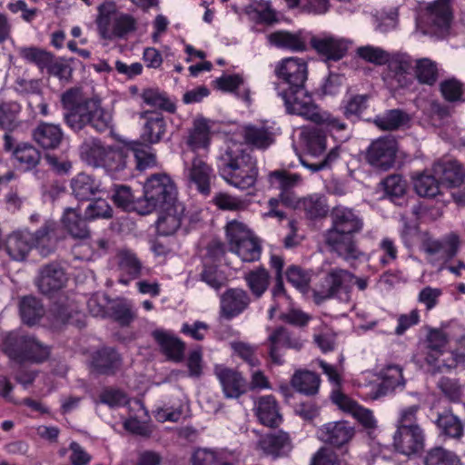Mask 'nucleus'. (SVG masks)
Returning a JSON list of instances; mask_svg holds the SVG:
<instances>
[{
	"instance_id": "45",
	"label": "nucleus",
	"mask_w": 465,
	"mask_h": 465,
	"mask_svg": "<svg viewBox=\"0 0 465 465\" xmlns=\"http://www.w3.org/2000/svg\"><path fill=\"white\" fill-rule=\"evenodd\" d=\"M79 150L81 158L86 163L94 167H100L108 146H104L99 138H89L82 143Z\"/></svg>"
},
{
	"instance_id": "34",
	"label": "nucleus",
	"mask_w": 465,
	"mask_h": 465,
	"mask_svg": "<svg viewBox=\"0 0 465 465\" xmlns=\"http://www.w3.org/2000/svg\"><path fill=\"white\" fill-rule=\"evenodd\" d=\"M256 416L264 426L277 428L282 422V416L279 411V405L274 396L265 395L257 401Z\"/></svg>"
},
{
	"instance_id": "16",
	"label": "nucleus",
	"mask_w": 465,
	"mask_h": 465,
	"mask_svg": "<svg viewBox=\"0 0 465 465\" xmlns=\"http://www.w3.org/2000/svg\"><path fill=\"white\" fill-rule=\"evenodd\" d=\"M66 282L64 267L59 262H52L41 267L36 284L41 293L52 296L62 290Z\"/></svg>"
},
{
	"instance_id": "38",
	"label": "nucleus",
	"mask_w": 465,
	"mask_h": 465,
	"mask_svg": "<svg viewBox=\"0 0 465 465\" xmlns=\"http://www.w3.org/2000/svg\"><path fill=\"white\" fill-rule=\"evenodd\" d=\"M384 196L396 205L402 206L406 203L408 183L401 174L388 175L381 182Z\"/></svg>"
},
{
	"instance_id": "23",
	"label": "nucleus",
	"mask_w": 465,
	"mask_h": 465,
	"mask_svg": "<svg viewBox=\"0 0 465 465\" xmlns=\"http://www.w3.org/2000/svg\"><path fill=\"white\" fill-rule=\"evenodd\" d=\"M428 331L425 343L429 352L426 355V362L433 366V373L441 371V366L438 364L439 357L444 353L449 343V336L441 328L426 326Z\"/></svg>"
},
{
	"instance_id": "25",
	"label": "nucleus",
	"mask_w": 465,
	"mask_h": 465,
	"mask_svg": "<svg viewBox=\"0 0 465 465\" xmlns=\"http://www.w3.org/2000/svg\"><path fill=\"white\" fill-rule=\"evenodd\" d=\"M2 247L12 260L25 261L34 248L31 232L28 231H15L6 236L0 248Z\"/></svg>"
},
{
	"instance_id": "19",
	"label": "nucleus",
	"mask_w": 465,
	"mask_h": 465,
	"mask_svg": "<svg viewBox=\"0 0 465 465\" xmlns=\"http://www.w3.org/2000/svg\"><path fill=\"white\" fill-rule=\"evenodd\" d=\"M318 438L336 449H342L353 438L354 428L346 420L328 422L318 430Z\"/></svg>"
},
{
	"instance_id": "24",
	"label": "nucleus",
	"mask_w": 465,
	"mask_h": 465,
	"mask_svg": "<svg viewBox=\"0 0 465 465\" xmlns=\"http://www.w3.org/2000/svg\"><path fill=\"white\" fill-rule=\"evenodd\" d=\"M152 336L168 361L182 362L184 360L186 344L180 338L162 329H156Z\"/></svg>"
},
{
	"instance_id": "11",
	"label": "nucleus",
	"mask_w": 465,
	"mask_h": 465,
	"mask_svg": "<svg viewBox=\"0 0 465 465\" xmlns=\"http://www.w3.org/2000/svg\"><path fill=\"white\" fill-rule=\"evenodd\" d=\"M32 243L38 252L46 257L54 252L58 242L65 236L63 228L54 220H46L34 233H31Z\"/></svg>"
},
{
	"instance_id": "15",
	"label": "nucleus",
	"mask_w": 465,
	"mask_h": 465,
	"mask_svg": "<svg viewBox=\"0 0 465 465\" xmlns=\"http://www.w3.org/2000/svg\"><path fill=\"white\" fill-rule=\"evenodd\" d=\"M251 303L249 293L240 288H229L220 297L219 319L231 321L244 311Z\"/></svg>"
},
{
	"instance_id": "53",
	"label": "nucleus",
	"mask_w": 465,
	"mask_h": 465,
	"mask_svg": "<svg viewBox=\"0 0 465 465\" xmlns=\"http://www.w3.org/2000/svg\"><path fill=\"white\" fill-rule=\"evenodd\" d=\"M143 101L149 106L157 107L170 114H174L176 105L172 102L167 94L159 88H145L141 94Z\"/></svg>"
},
{
	"instance_id": "55",
	"label": "nucleus",
	"mask_w": 465,
	"mask_h": 465,
	"mask_svg": "<svg viewBox=\"0 0 465 465\" xmlns=\"http://www.w3.org/2000/svg\"><path fill=\"white\" fill-rule=\"evenodd\" d=\"M130 153L134 155L136 169L143 171L156 164V155L151 152V146L134 141L130 143Z\"/></svg>"
},
{
	"instance_id": "5",
	"label": "nucleus",
	"mask_w": 465,
	"mask_h": 465,
	"mask_svg": "<svg viewBox=\"0 0 465 465\" xmlns=\"http://www.w3.org/2000/svg\"><path fill=\"white\" fill-rule=\"evenodd\" d=\"M420 405L401 410L393 434V449L409 459L420 458L424 453L426 435L418 423Z\"/></svg>"
},
{
	"instance_id": "30",
	"label": "nucleus",
	"mask_w": 465,
	"mask_h": 465,
	"mask_svg": "<svg viewBox=\"0 0 465 465\" xmlns=\"http://www.w3.org/2000/svg\"><path fill=\"white\" fill-rule=\"evenodd\" d=\"M129 155L130 144L126 147L108 146L100 167L104 168L111 176L120 178L127 174L125 171L128 167Z\"/></svg>"
},
{
	"instance_id": "33",
	"label": "nucleus",
	"mask_w": 465,
	"mask_h": 465,
	"mask_svg": "<svg viewBox=\"0 0 465 465\" xmlns=\"http://www.w3.org/2000/svg\"><path fill=\"white\" fill-rule=\"evenodd\" d=\"M112 192V200L117 208L124 212H135L138 214L144 215L142 196L136 197L130 186L114 184Z\"/></svg>"
},
{
	"instance_id": "58",
	"label": "nucleus",
	"mask_w": 465,
	"mask_h": 465,
	"mask_svg": "<svg viewBox=\"0 0 465 465\" xmlns=\"http://www.w3.org/2000/svg\"><path fill=\"white\" fill-rule=\"evenodd\" d=\"M369 96L367 94H355L344 101L341 109L346 119L356 122L361 118V114L367 108Z\"/></svg>"
},
{
	"instance_id": "35",
	"label": "nucleus",
	"mask_w": 465,
	"mask_h": 465,
	"mask_svg": "<svg viewBox=\"0 0 465 465\" xmlns=\"http://www.w3.org/2000/svg\"><path fill=\"white\" fill-rule=\"evenodd\" d=\"M27 333L13 331L5 334L2 340L1 350L12 361L23 364L26 351Z\"/></svg>"
},
{
	"instance_id": "36",
	"label": "nucleus",
	"mask_w": 465,
	"mask_h": 465,
	"mask_svg": "<svg viewBox=\"0 0 465 465\" xmlns=\"http://www.w3.org/2000/svg\"><path fill=\"white\" fill-rule=\"evenodd\" d=\"M440 430V435L447 438L460 440L464 434V426L460 419L453 414L451 410H443L437 412V417L433 420Z\"/></svg>"
},
{
	"instance_id": "48",
	"label": "nucleus",
	"mask_w": 465,
	"mask_h": 465,
	"mask_svg": "<svg viewBox=\"0 0 465 465\" xmlns=\"http://www.w3.org/2000/svg\"><path fill=\"white\" fill-rule=\"evenodd\" d=\"M423 465H462L460 457L452 450L434 446L422 454Z\"/></svg>"
},
{
	"instance_id": "18",
	"label": "nucleus",
	"mask_w": 465,
	"mask_h": 465,
	"mask_svg": "<svg viewBox=\"0 0 465 465\" xmlns=\"http://www.w3.org/2000/svg\"><path fill=\"white\" fill-rule=\"evenodd\" d=\"M381 381L372 384L369 391L371 400H378L395 391L397 388L405 387V380L402 375V370L399 365H388L381 371Z\"/></svg>"
},
{
	"instance_id": "26",
	"label": "nucleus",
	"mask_w": 465,
	"mask_h": 465,
	"mask_svg": "<svg viewBox=\"0 0 465 465\" xmlns=\"http://www.w3.org/2000/svg\"><path fill=\"white\" fill-rule=\"evenodd\" d=\"M269 357L275 365H282L284 361L281 353L282 348H292L300 350L302 342L299 340L292 339L290 331L283 326H279L272 330L268 337Z\"/></svg>"
},
{
	"instance_id": "42",
	"label": "nucleus",
	"mask_w": 465,
	"mask_h": 465,
	"mask_svg": "<svg viewBox=\"0 0 465 465\" xmlns=\"http://www.w3.org/2000/svg\"><path fill=\"white\" fill-rule=\"evenodd\" d=\"M17 166L25 172L34 170L41 161V152L29 143H17L13 152Z\"/></svg>"
},
{
	"instance_id": "7",
	"label": "nucleus",
	"mask_w": 465,
	"mask_h": 465,
	"mask_svg": "<svg viewBox=\"0 0 465 465\" xmlns=\"http://www.w3.org/2000/svg\"><path fill=\"white\" fill-rule=\"evenodd\" d=\"M452 13L449 0H436L419 15L417 24L424 33L446 35L450 28Z\"/></svg>"
},
{
	"instance_id": "10",
	"label": "nucleus",
	"mask_w": 465,
	"mask_h": 465,
	"mask_svg": "<svg viewBox=\"0 0 465 465\" xmlns=\"http://www.w3.org/2000/svg\"><path fill=\"white\" fill-rule=\"evenodd\" d=\"M123 357L111 346H102L89 355V369L96 376H114L121 369Z\"/></svg>"
},
{
	"instance_id": "2",
	"label": "nucleus",
	"mask_w": 465,
	"mask_h": 465,
	"mask_svg": "<svg viewBox=\"0 0 465 465\" xmlns=\"http://www.w3.org/2000/svg\"><path fill=\"white\" fill-rule=\"evenodd\" d=\"M64 110V122L74 133L89 126L97 133L112 128V115L102 106L98 95L84 97L81 87H71L60 99Z\"/></svg>"
},
{
	"instance_id": "13",
	"label": "nucleus",
	"mask_w": 465,
	"mask_h": 465,
	"mask_svg": "<svg viewBox=\"0 0 465 465\" xmlns=\"http://www.w3.org/2000/svg\"><path fill=\"white\" fill-rule=\"evenodd\" d=\"M325 62H337L341 60L348 53V42L332 35L322 33L314 35L311 45Z\"/></svg>"
},
{
	"instance_id": "27",
	"label": "nucleus",
	"mask_w": 465,
	"mask_h": 465,
	"mask_svg": "<svg viewBox=\"0 0 465 465\" xmlns=\"http://www.w3.org/2000/svg\"><path fill=\"white\" fill-rule=\"evenodd\" d=\"M214 177L213 170L209 164L198 156L193 157L187 169V178L201 194L208 196L211 193V180Z\"/></svg>"
},
{
	"instance_id": "64",
	"label": "nucleus",
	"mask_w": 465,
	"mask_h": 465,
	"mask_svg": "<svg viewBox=\"0 0 465 465\" xmlns=\"http://www.w3.org/2000/svg\"><path fill=\"white\" fill-rule=\"evenodd\" d=\"M84 215L90 222L97 219H111L114 216V211L106 200L97 198L87 205Z\"/></svg>"
},
{
	"instance_id": "29",
	"label": "nucleus",
	"mask_w": 465,
	"mask_h": 465,
	"mask_svg": "<svg viewBox=\"0 0 465 465\" xmlns=\"http://www.w3.org/2000/svg\"><path fill=\"white\" fill-rule=\"evenodd\" d=\"M89 220L85 219V215H82L78 208L67 207L64 210L61 217L63 230L74 239L85 240L90 238L91 232L87 225Z\"/></svg>"
},
{
	"instance_id": "40",
	"label": "nucleus",
	"mask_w": 465,
	"mask_h": 465,
	"mask_svg": "<svg viewBox=\"0 0 465 465\" xmlns=\"http://www.w3.org/2000/svg\"><path fill=\"white\" fill-rule=\"evenodd\" d=\"M211 121L203 116L193 121L189 132L187 144L193 150L207 148L211 143Z\"/></svg>"
},
{
	"instance_id": "54",
	"label": "nucleus",
	"mask_w": 465,
	"mask_h": 465,
	"mask_svg": "<svg viewBox=\"0 0 465 465\" xmlns=\"http://www.w3.org/2000/svg\"><path fill=\"white\" fill-rule=\"evenodd\" d=\"M244 280L252 295L256 299H259L269 287L270 274L265 268L259 267L247 272L244 276Z\"/></svg>"
},
{
	"instance_id": "4",
	"label": "nucleus",
	"mask_w": 465,
	"mask_h": 465,
	"mask_svg": "<svg viewBox=\"0 0 465 465\" xmlns=\"http://www.w3.org/2000/svg\"><path fill=\"white\" fill-rule=\"evenodd\" d=\"M219 174L242 190L255 184L258 176L256 160L242 143H231L217 158Z\"/></svg>"
},
{
	"instance_id": "12",
	"label": "nucleus",
	"mask_w": 465,
	"mask_h": 465,
	"mask_svg": "<svg viewBox=\"0 0 465 465\" xmlns=\"http://www.w3.org/2000/svg\"><path fill=\"white\" fill-rule=\"evenodd\" d=\"M313 34L305 29L294 32L279 30L268 35L269 43L280 49L302 53L311 48Z\"/></svg>"
},
{
	"instance_id": "31",
	"label": "nucleus",
	"mask_w": 465,
	"mask_h": 465,
	"mask_svg": "<svg viewBox=\"0 0 465 465\" xmlns=\"http://www.w3.org/2000/svg\"><path fill=\"white\" fill-rule=\"evenodd\" d=\"M185 207L180 203L171 208L159 210L160 215L156 222L158 234L168 236L173 234L182 225Z\"/></svg>"
},
{
	"instance_id": "51",
	"label": "nucleus",
	"mask_w": 465,
	"mask_h": 465,
	"mask_svg": "<svg viewBox=\"0 0 465 465\" xmlns=\"http://www.w3.org/2000/svg\"><path fill=\"white\" fill-rule=\"evenodd\" d=\"M313 274L312 270H307L296 264L290 265L285 272L288 282L303 295H307L312 291L310 283Z\"/></svg>"
},
{
	"instance_id": "1",
	"label": "nucleus",
	"mask_w": 465,
	"mask_h": 465,
	"mask_svg": "<svg viewBox=\"0 0 465 465\" xmlns=\"http://www.w3.org/2000/svg\"><path fill=\"white\" fill-rule=\"evenodd\" d=\"M274 72L278 79L275 90L283 101L286 113L313 123L322 121L319 107L305 88L308 78L307 62L302 58L287 57L277 64Z\"/></svg>"
},
{
	"instance_id": "43",
	"label": "nucleus",
	"mask_w": 465,
	"mask_h": 465,
	"mask_svg": "<svg viewBox=\"0 0 465 465\" xmlns=\"http://www.w3.org/2000/svg\"><path fill=\"white\" fill-rule=\"evenodd\" d=\"M52 354V346L39 341L35 335H28L26 351L24 355L23 364H42L46 362Z\"/></svg>"
},
{
	"instance_id": "47",
	"label": "nucleus",
	"mask_w": 465,
	"mask_h": 465,
	"mask_svg": "<svg viewBox=\"0 0 465 465\" xmlns=\"http://www.w3.org/2000/svg\"><path fill=\"white\" fill-rule=\"evenodd\" d=\"M354 275L342 269H332L329 272V282H331L328 292L325 297L337 298L342 292L349 293Z\"/></svg>"
},
{
	"instance_id": "6",
	"label": "nucleus",
	"mask_w": 465,
	"mask_h": 465,
	"mask_svg": "<svg viewBox=\"0 0 465 465\" xmlns=\"http://www.w3.org/2000/svg\"><path fill=\"white\" fill-rule=\"evenodd\" d=\"M177 193L175 183L169 174H151L143 184L142 199L144 215L180 203Z\"/></svg>"
},
{
	"instance_id": "28",
	"label": "nucleus",
	"mask_w": 465,
	"mask_h": 465,
	"mask_svg": "<svg viewBox=\"0 0 465 465\" xmlns=\"http://www.w3.org/2000/svg\"><path fill=\"white\" fill-rule=\"evenodd\" d=\"M35 142L45 151L60 148L64 134L59 124L40 122L33 130Z\"/></svg>"
},
{
	"instance_id": "3",
	"label": "nucleus",
	"mask_w": 465,
	"mask_h": 465,
	"mask_svg": "<svg viewBox=\"0 0 465 465\" xmlns=\"http://www.w3.org/2000/svg\"><path fill=\"white\" fill-rule=\"evenodd\" d=\"M331 228L327 231L326 243L344 260H356L361 255L355 234L363 227L362 220L351 208L337 205L331 211Z\"/></svg>"
},
{
	"instance_id": "9",
	"label": "nucleus",
	"mask_w": 465,
	"mask_h": 465,
	"mask_svg": "<svg viewBox=\"0 0 465 465\" xmlns=\"http://www.w3.org/2000/svg\"><path fill=\"white\" fill-rule=\"evenodd\" d=\"M397 152L398 143L394 137H381L369 145L365 160L371 166L387 171L394 165Z\"/></svg>"
},
{
	"instance_id": "8",
	"label": "nucleus",
	"mask_w": 465,
	"mask_h": 465,
	"mask_svg": "<svg viewBox=\"0 0 465 465\" xmlns=\"http://www.w3.org/2000/svg\"><path fill=\"white\" fill-rule=\"evenodd\" d=\"M412 62L407 54H395L390 58L382 80L391 91L407 88L413 83Z\"/></svg>"
},
{
	"instance_id": "60",
	"label": "nucleus",
	"mask_w": 465,
	"mask_h": 465,
	"mask_svg": "<svg viewBox=\"0 0 465 465\" xmlns=\"http://www.w3.org/2000/svg\"><path fill=\"white\" fill-rule=\"evenodd\" d=\"M19 55L26 62L35 64L40 70L45 69L49 63L54 59L52 53L35 46L20 48Z\"/></svg>"
},
{
	"instance_id": "32",
	"label": "nucleus",
	"mask_w": 465,
	"mask_h": 465,
	"mask_svg": "<svg viewBox=\"0 0 465 465\" xmlns=\"http://www.w3.org/2000/svg\"><path fill=\"white\" fill-rule=\"evenodd\" d=\"M117 265L121 272L118 282L128 285L131 281L142 275V262L136 254L130 250H121L117 254Z\"/></svg>"
},
{
	"instance_id": "61",
	"label": "nucleus",
	"mask_w": 465,
	"mask_h": 465,
	"mask_svg": "<svg viewBox=\"0 0 465 465\" xmlns=\"http://www.w3.org/2000/svg\"><path fill=\"white\" fill-rule=\"evenodd\" d=\"M231 251L237 253L242 262H252L260 259L262 246L257 238L251 237L240 244L233 246Z\"/></svg>"
},
{
	"instance_id": "14",
	"label": "nucleus",
	"mask_w": 465,
	"mask_h": 465,
	"mask_svg": "<svg viewBox=\"0 0 465 465\" xmlns=\"http://www.w3.org/2000/svg\"><path fill=\"white\" fill-rule=\"evenodd\" d=\"M292 449L290 434L282 430L262 435L257 441V450L272 460L288 457Z\"/></svg>"
},
{
	"instance_id": "63",
	"label": "nucleus",
	"mask_w": 465,
	"mask_h": 465,
	"mask_svg": "<svg viewBox=\"0 0 465 465\" xmlns=\"http://www.w3.org/2000/svg\"><path fill=\"white\" fill-rule=\"evenodd\" d=\"M415 74L419 83L431 86L438 79L437 64L428 58L420 59L415 66Z\"/></svg>"
},
{
	"instance_id": "44",
	"label": "nucleus",
	"mask_w": 465,
	"mask_h": 465,
	"mask_svg": "<svg viewBox=\"0 0 465 465\" xmlns=\"http://www.w3.org/2000/svg\"><path fill=\"white\" fill-rule=\"evenodd\" d=\"M411 118L401 109H391L384 112L382 115H377L373 124L383 131H395L409 125Z\"/></svg>"
},
{
	"instance_id": "21",
	"label": "nucleus",
	"mask_w": 465,
	"mask_h": 465,
	"mask_svg": "<svg viewBox=\"0 0 465 465\" xmlns=\"http://www.w3.org/2000/svg\"><path fill=\"white\" fill-rule=\"evenodd\" d=\"M432 172L446 188H459L465 181V167L456 160L438 161L433 164Z\"/></svg>"
},
{
	"instance_id": "49",
	"label": "nucleus",
	"mask_w": 465,
	"mask_h": 465,
	"mask_svg": "<svg viewBox=\"0 0 465 465\" xmlns=\"http://www.w3.org/2000/svg\"><path fill=\"white\" fill-rule=\"evenodd\" d=\"M246 15L258 25H272L279 22L276 11L272 8L271 3L261 0L245 8Z\"/></svg>"
},
{
	"instance_id": "37",
	"label": "nucleus",
	"mask_w": 465,
	"mask_h": 465,
	"mask_svg": "<svg viewBox=\"0 0 465 465\" xmlns=\"http://www.w3.org/2000/svg\"><path fill=\"white\" fill-rule=\"evenodd\" d=\"M72 194L80 202L91 201L98 193L100 183L85 173H80L71 180Z\"/></svg>"
},
{
	"instance_id": "39",
	"label": "nucleus",
	"mask_w": 465,
	"mask_h": 465,
	"mask_svg": "<svg viewBox=\"0 0 465 465\" xmlns=\"http://www.w3.org/2000/svg\"><path fill=\"white\" fill-rule=\"evenodd\" d=\"M51 311L55 321L62 324H70L78 329L86 325L84 313L72 303L55 302Z\"/></svg>"
},
{
	"instance_id": "56",
	"label": "nucleus",
	"mask_w": 465,
	"mask_h": 465,
	"mask_svg": "<svg viewBox=\"0 0 465 465\" xmlns=\"http://www.w3.org/2000/svg\"><path fill=\"white\" fill-rule=\"evenodd\" d=\"M302 207L311 220L323 218L329 212L326 198L322 195H310L302 200Z\"/></svg>"
},
{
	"instance_id": "59",
	"label": "nucleus",
	"mask_w": 465,
	"mask_h": 465,
	"mask_svg": "<svg viewBox=\"0 0 465 465\" xmlns=\"http://www.w3.org/2000/svg\"><path fill=\"white\" fill-rule=\"evenodd\" d=\"M115 13L116 5L114 2H104L98 6L96 25L99 31V35L103 39H112L109 27L111 25V16Z\"/></svg>"
},
{
	"instance_id": "20",
	"label": "nucleus",
	"mask_w": 465,
	"mask_h": 465,
	"mask_svg": "<svg viewBox=\"0 0 465 465\" xmlns=\"http://www.w3.org/2000/svg\"><path fill=\"white\" fill-rule=\"evenodd\" d=\"M268 178L271 186L281 191L279 197L282 203L286 206H292L295 203L292 190L302 181L301 175L281 169L271 172Z\"/></svg>"
},
{
	"instance_id": "50",
	"label": "nucleus",
	"mask_w": 465,
	"mask_h": 465,
	"mask_svg": "<svg viewBox=\"0 0 465 465\" xmlns=\"http://www.w3.org/2000/svg\"><path fill=\"white\" fill-rule=\"evenodd\" d=\"M414 189L417 194L424 198H435L441 194L443 186L437 175L433 173H423L414 179Z\"/></svg>"
},
{
	"instance_id": "22",
	"label": "nucleus",
	"mask_w": 465,
	"mask_h": 465,
	"mask_svg": "<svg viewBox=\"0 0 465 465\" xmlns=\"http://www.w3.org/2000/svg\"><path fill=\"white\" fill-rule=\"evenodd\" d=\"M217 376L225 398L237 399L247 392L248 382L242 373L227 367H216Z\"/></svg>"
},
{
	"instance_id": "62",
	"label": "nucleus",
	"mask_w": 465,
	"mask_h": 465,
	"mask_svg": "<svg viewBox=\"0 0 465 465\" xmlns=\"http://www.w3.org/2000/svg\"><path fill=\"white\" fill-rule=\"evenodd\" d=\"M442 97L450 103L465 101L464 84L456 78H449L440 84Z\"/></svg>"
},
{
	"instance_id": "57",
	"label": "nucleus",
	"mask_w": 465,
	"mask_h": 465,
	"mask_svg": "<svg viewBox=\"0 0 465 465\" xmlns=\"http://www.w3.org/2000/svg\"><path fill=\"white\" fill-rule=\"evenodd\" d=\"M304 143L309 155L319 156L326 149V134L319 127H314L304 133Z\"/></svg>"
},
{
	"instance_id": "46",
	"label": "nucleus",
	"mask_w": 465,
	"mask_h": 465,
	"mask_svg": "<svg viewBox=\"0 0 465 465\" xmlns=\"http://www.w3.org/2000/svg\"><path fill=\"white\" fill-rule=\"evenodd\" d=\"M320 376L311 371L299 370L292 377L291 384L299 392L312 396L315 395L320 387Z\"/></svg>"
},
{
	"instance_id": "41",
	"label": "nucleus",
	"mask_w": 465,
	"mask_h": 465,
	"mask_svg": "<svg viewBox=\"0 0 465 465\" xmlns=\"http://www.w3.org/2000/svg\"><path fill=\"white\" fill-rule=\"evenodd\" d=\"M21 321L27 326H34L40 322L45 314L44 306L35 296H25L19 302Z\"/></svg>"
},
{
	"instance_id": "17",
	"label": "nucleus",
	"mask_w": 465,
	"mask_h": 465,
	"mask_svg": "<svg viewBox=\"0 0 465 465\" xmlns=\"http://www.w3.org/2000/svg\"><path fill=\"white\" fill-rule=\"evenodd\" d=\"M139 115L140 119L144 120L140 135L141 143L151 146L162 142L167 133V123L163 114L146 110Z\"/></svg>"
},
{
	"instance_id": "52",
	"label": "nucleus",
	"mask_w": 465,
	"mask_h": 465,
	"mask_svg": "<svg viewBox=\"0 0 465 465\" xmlns=\"http://www.w3.org/2000/svg\"><path fill=\"white\" fill-rule=\"evenodd\" d=\"M243 139L246 144L257 149H267L274 142L272 133L266 128L248 125L243 128Z\"/></svg>"
}]
</instances>
